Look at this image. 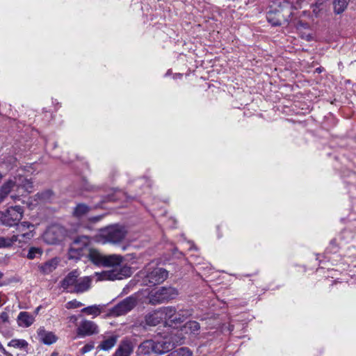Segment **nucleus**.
<instances>
[{
	"mask_svg": "<svg viewBox=\"0 0 356 356\" xmlns=\"http://www.w3.org/2000/svg\"><path fill=\"white\" fill-rule=\"evenodd\" d=\"M90 238L86 236L77 237L73 242L69 251L70 259H77L87 254L88 258L95 264H103L104 256L95 249L88 248Z\"/></svg>",
	"mask_w": 356,
	"mask_h": 356,
	"instance_id": "nucleus-1",
	"label": "nucleus"
},
{
	"mask_svg": "<svg viewBox=\"0 0 356 356\" xmlns=\"http://www.w3.org/2000/svg\"><path fill=\"white\" fill-rule=\"evenodd\" d=\"M182 333L177 331L176 333H165L155 337L154 340L156 354L163 355L183 343Z\"/></svg>",
	"mask_w": 356,
	"mask_h": 356,
	"instance_id": "nucleus-2",
	"label": "nucleus"
},
{
	"mask_svg": "<svg viewBox=\"0 0 356 356\" xmlns=\"http://www.w3.org/2000/svg\"><path fill=\"white\" fill-rule=\"evenodd\" d=\"M275 5L278 6L280 8L269 10L267 13L266 19L273 26H280L283 22L288 21V17L291 14V6L289 3L285 0H277Z\"/></svg>",
	"mask_w": 356,
	"mask_h": 356,
	"instance_id": "nucleus-3",
	"label": "nucleus"
},
{
	"mask_svg": "<svg viewBox=\"0 0 356 356\" xmlns=\"http://www.w3.org/2000/svg\"><path fill=\"white\" fill-rule=\"evenodd\" d=\"M123 261V257L118 254H111L104 256L103 260V266H113L115 268L113 270L107 272V276L109 280H122L124 276H128L130 269L128 267L120 268V270L118 271V268Z\"/></svg>",
	"mask_w": 356,
	"mask_h": 356,
	"instance_id": "nucleus-4",
	"label": "nucleus"
},
{
	"mask_svg": "<svg viewBox=\"0 0 356 356\" xmlns=\"http://www.w3.org/2000/svg\"><path fill=\"white\" fill-rule=\"evenodd\" d=\"M127 234V230L123 226L114 225L102 229L100 237L102 243L117 244L122 241Z\"/></svg>",
	"mask_w": 356,
	"mask_h": 356,
	"instance_id": "nucleus-5",
	"label": "nucleus"
},
{
	"mask_svg": "<svg viewBox=\"0 0 356 356\" xmlns=\"http://www.w3.org/2000/svg\"><path fill=\"white\" fill-rule=\"evenodd\" d=\"M178 295V291L173 287H161L152 291L148 296L149 302L152 305H157L175 299Z\"/></svg>",
	"mask_w": 356,
	"mask_h": 356,
	"instance_id": "nucleus-6",
	"label": "nucleus"
},
{
	"mask_svg": "<svg viewBox=\"0 0 356 356\" xmlns=\"http://www.w3.org/2000/svg\"><path fill=\"white\" fill-rule=\"evenodd\" d=\"M143 283L145 285L154 286L162 283L168 277V271L162 268L146 267L143 272Z\"/></svg>",
	"mask_w": 356,
	"mask_h": 356,
	"instance_id": "nucleus-7",
	"label": "nucleus"
},
{
	"mask_svg": "<svg viewBox=\"0 0 356 356\" xmlns=\"http://www.w3.org/2000/svg\"><path fill=\"white\" fill-rule=\"evenodd\" d=\"M23 213L24 209L22 207H10L2 213L1 222L8 227L15 226L22 220Z\"/></svg>",
	"mask_w": 356,
	"mask_h": 356,
	"instance_id": "nucleus-8",
	"label": "nucleus"
},
{
	"mask_svg": "<svg viewBox=\"0 0 356 356\" xmlns=\"http://www.w3.org/2000/svg\"><path fill=\"white\" fill-rule=\"evenodd\" d=\"M137 304V298L133 296H129L119 302L111 309L113 316H121L133 309Z\"/></svg>",
	"mask_w": 356,
	"mask_h": 356,
	"instance_id": "nucleus-9",
	"label": "nucleus"
},
{
	"mask_svg": "<svg viewBox=\"0 0 356 356\" xmlns=\"http://www.w3.org/2000/svg\"><path fill=\"white\" fill-rule=\"evenodd\" d=\"M13 182V189L16 188V191L20 195H24L25 193H30L33 191V182L23 176H18L14 177V179H10Z\"/></svg>",
	"mask_w": 356,
	"mask_h": 356,
	"instance_id": "nucleus-10",
	"label": "nucleus"
},
{
	"mask_svg": "<svg viewBox=\"0 0 356 356\" xmlns=\"http://www.w3.org/2000/svg\"><path fill=\"white\" fill-rule=\"evenodd\" d=\"M99 333L97 325L91 321H82L76 329V334L79 337H84Z\"/></svg>",
	"mask_w": 356,
	"mask_h": 356,
	"instance_id": "nucleus-11",
	"label": "nucleus"
},
{
	"mask_svg": "<svg viewBox=\"0 0 356 356\" xmlns=\"http://www.w3.org/2000/svg\"><path fill=\"white\" fill-rule=\"evenodd\" d=\"M17 234L15 236H19V239L17 241L19 243L26 242L27 240H30L33 236V233L32 230H29L30 228H33L34 225L29 222L24 221L21 223H17Z\"/></svg>",
	"mask_w": 356,
	"mask_h": 356,
	"instance_id": "nucleus-12",
	"label": "nucleus"
},
{
	"mask_svg": "<svg viewBox=\"0 0 356 356\" xmlns=\"http://www.w3.org/2000/svg\"><path fill=\"white\" fill-rule=\"evenodd\" d=\"M79 276L78 270L69 273L60 282V286L67 292L73 293Z\"/></svg>",
	"mask_w": 356,
	"mask_h": 356,
	"instance_id": "nucleus-13",
	"label": "nucleus"
},
{
	"mask_svg": "<svg viewBox=\"0 0 356 356\" xmlns=\"http://www.w3.org/2000/svg\"><path fill=\"white\" fill-rule=\"evenodd\" d=\"M38 340L45 345H51L58 340V337L54 332L45 330L44 327H40L37 330Z\"/></svg>",
	"mask_w": 356,
	"mask_h": 356,
	"instance_id": "nucleus-14",
	"label": "nucleus"
},
{
	"mask_svg": "<svg viewBox=\"0 0 356 356\" xmlns=\"http://www.w3.org/2000/svg\"><path fill=\"white\" fill-rule=\"evenodd\" d=\"M134 348L133 342L129 339H124L121 341L114 356H130L134 351Z\"/></svg>",
	"mask_w": 356,
	"mask_h": 356,
	"instance_id": "nucleus-15",
	"label": "nucleus"
},
{
	"mask_svg": "<svg viewBox=\"0 0 356 356\" xmlns=\"http://www.w3.org/2000/svg\"><path fill=\"white\" fill-rule=\"evenodd\" d=\"M162 321L165 320L166 325L172 326V320L175 318L176 308L175 307L168 306L159 308Z\"/></svg>",
	"mask_w": 356,
	"mask_h": 356,
	"instance_id": "nucleus-16",
	"label": "nucleus"
},
{
	"mask_svg": "<svg viewBox=\"0 0 356 356\" xmlns=\"http://www.w3.org/2000/svg\"><path fill=\"white\" fill-rule=\"evenodd\" d=\"M161 321L162 316L161 315L159 309L148 313L144 318L145 325L148 326H156Z\"/></svg>",
	"mask_w": 356,
	"mask_h": 356,
	"instance_id": "nucleus-17",
	"label": "nucleus"
},
{
	"mask_svg": "<svg viewBox=\"0 0 356 356\" xmlns=\"http://www.w3.org/2000/svg\"><path fill=\"white\" fill-rule=\"evenodd\" d=\"M59 259L56 257L53 258L38 266L39 270L44 275H48L52 273L57 268Z\"/></svg>",
	"mask_w": 356,
	"mask_h": 356,
	"instance_id": "nucleus-18",
	"label": "nucleus"
},
{
	"mask_svg": "<svg viewBox=\"0 0 356 356\" xmlns=\"http://www.w3.org/2000/svg\"><path fill=\"white\" fill-rule=\"evenodd\" d=\"M193 314L192 309H182L175 312V318L172 320V324L173 325H177L184 323L188 317Z\"/></svg>",
	"mask_w": 356,
	"mask_h": 356,
	"instance_id": "nucleus-19",
	"label": "nucleus"
},
{
	"mask_svg": "<svg viewBox=\"0 0 356 356\" xmlns=\"http://www.w3.org/2000/svg\"><path fill=\"white\" fill-rule=\"evenodd\" d=\"M154 342L153 339L145 340L140 344L137 353L138 355H149L152 353H156L154 348Z\"/></svg>",
	"mask_w": 356,
	"mask_h": 356,
	"instance_id": "nucleus-20",
	"label": "nucleus"
},
{
	"mask_svg": "<svg viewBox=\"0 0 356 356\" xmlns=\"http://www.w3.org/2000/svg\"><path fill=\"white\" fill-rule=\"evenodd\" d=\"M34 321L33 316L26 312H21L17 316V323L20 327H29Z\"/></svg>",
	"mask_w": 356,
	"mask_h": 356,
	"instance_id": "nucleus-21",
	"label": "nucleus"
},
{
	"mask_svg": "<svg viewBox=\"0 0 356 356\" xmlns=\"http://www.w3.org/2000/svg\"><path fill=\"white\" fill-rule=\"evenodd\" d=\"M90 284L91 279L88 277L79 278L73 293H81L88 291L90 287Z\"/></svg>",
	"mask_w": 356,
	"mask_h": 356,
	"instance_id": "nucleus-22",
	"label": "nucleus"
},
{
	"mask_svg": "<svg viewBox=\"0 0 356 356\" xmlns=\"http://www.w3.org/2000/svg\"><path fill=\"white\" fill-rule=\"evenodd\" d=\"M118 339V335H112L108 338L103 340L98 346V348L105 351L109 350L116 344Z\"/></svg>",
	"mask_w": 356,
	"mask_h": 356,
	"instance_id": "nucleus-23",
	"label": "nucleus"
},
{
	"mask_svg": "<svg viewBox=\"0 0 356 356\" xmlns=\"http://www.w3.org/2000/svg\"><path fill=\"white\" fill-rule=\"evenodd\" d=\"M13 189V182L11 180L6 181L0 188V204L8 198V195Z\"/></svg>",
	"mask_w": 356,
	"mask_h": 356,
	"instance_id": "nucleus-24",
	"label": "nucleus"
},
{
	"mask_svg": "<svg viewBox=\"0 0 356 356\" xmlns=\"http://www.w3.org/2000/svg\"><path fill=\"white\" fill-rule=\"evenodd\" d=\"M90 210V208L85 204H78L74 209V216L77 218H81L86 215Z\"/></svg>",
	"mask_w": 356,
	"mask_h": 356,
	"instance_id": "nucleus-25",
	"label": "nucleus"
},
{
	"mask_svg": "<svg viewBox=\"0 0 356 356\" xmlns=\"http://www.w3.org/2000/svg\"><path fill=\"white\" fill-rule=\"evenodd\" d=\"M28 342L22 339H14L8 343V346L13 347L15 348L25 350L28 348Z\"/></svg>",
	"mask_w": 356,
	"mask_h": 356,
	"instance_id": "nucleus-26",
	"label": "nucleus"
},
{
	"mask_svg": "<svg viewBox=\"0 0 356 356\" xmlns=\"http://www.w3.org/2000/svg\"><path fill=\"white\" fill-rule=\"evenodd\" d=\"M102 305H91L84 307L81 309V312L86 313L88 315H92L97 316L102 313Z\"/></svg>",
	"mask_w": 356,
	"mask_h": 356,
	"instance_id": "nucleus-27",
	"label": "nucleus"
},
{
	"mask_svg": "<svg viewBox=\"0 0 356 356\" xmlns=\"http://www.w3.org/2000/svg\"><path fill=\"white\" fill-rule=\"evenodd\" d=\"M43 253L42 249L40 248L31 247L26 255L27 259H34L35 258H40Z\"/></svg>",
	"mask_w": 356,
	"mask_h": 356,
	"instance_id": "nucleus-28",
	"label": "nucleus"
},
{
	"mask_svg": "<svg viewBox=\"0 0 356 356\" xmlns=\"http://www.w3.org/2000/svg\"><path fill=\"white\" fill-rule=\"evenodd\" d=\"M348 6V0H334V8L337 14H340L344 11Z\"/></svg>",
	"mask_w": 356,
	"mask_h": 356,
	"instance_id": "nucleus-29",
	"label": "nucleus"
},
{
	"mask_svg": "<svg viewBox=\"0 0 356 356\" xmlns=\"http://www.w3.org/2000/svg\"><path fill=\"white\" fill-rule=\"evenodd\" d=\"M18 239V236H13L11 238L0 237V248L10 246Z\"/></svg>",
	"mask_w": 356,
	"mask_h": 356,
	"instance_id": "nucleus-30",
	"label": "nucleus"
},
{
	"mask_svg": "<svg viewBox=\"0 0 356 356\" xmlns=\"http://www.w3.org/2000/svg\"><path fill=\"white\" fill-rule=\"evenodd\" d=\"M184 328L189 330L192 334H197L199 331L200 326L199 323L195 321H191L186 323Z\"/></svg>",
	"mask_w": 356,
	"mask_h": 356,
	"instance_id": "nucleus-31",
	"label": "nucleus"
},
{
	"mask_svg": "<svg viewBox=\"0 0 356 356\" xmlns=\"http://www.w3.org/2000/svg\"><path fill=\"white\" fill-rule=\"evenodd\" d=\"M172 352L175 356H192V352L188 348H181Z\"/></svg>",
	"mask_w": 356,
	"mask_h": 356,
	"instance_id": "nucleus-32",
	"label": "nucleus"
},
{
	"mask_svg": "<svg viewBox=\"0 0 356 356\" xmlns=\"http://www.w3.org/2000/svg\"><path fill=\"white\" fill-rule=\"evenodd\" d=\"M94 343H89L86 344L81 349V353L82 355H84L90 351H91L94 348Z\"/></svg>",
	"mask_w": 356,
	"mask_h": 356,
	"instance_id": "nucleus-33",
	"label": "nucleus"
},
{
	"mask_svg": "<svg viewBox=\"0 0 356 356\" xmlns=\"http://www.w3.org/2000/svg\"><path fill=\"white\" fill-rule=\"evenodd\" d=\"M67 305H69L67 307V308H78L83 305V304L81 302L75 300L69 302L67 303Z\"/></svg>",
	"mask_w": 356,
	"mask_h": 356,
	"instance_id": "nucleus-34",
	"label": "nucleus"
},
{
	"mask_svg": "<svg viewBox=\"0 0 356 356\" xmlns=\"http://www.w3.org/2000/svg\"><path fill=\"white\" fill-rule=\"evenodd\" d=\"M296 27L298 29H307L309 28V24L307 23H304L302 22H298L296 24Z\"/></svg>",
	"mask_w": 356,
	"mask_h": 356,
	"instance_id": "nucleus-35",
	"label": "nucleus"
},
{
	"mask_svg": "<svg viewBox=\"0 0 356 356\" xmlns=\"http://www.w3.org/2000/svg\"><path fill=\"white\" fill-rule=\"evenodd\" d=\"M102 216H97L90 218V220L92 222H96L99 221L102 219Z\"/></svg>",
	"mask_w": 356,
	"mask_h": 356,
	"instance_id": "nucleus-36",
	"label": "nucleus"
},
{
	"mask_svg": "<svg viewBox=\"0 0 356 356\" xmlns=\"http://www.w3.org/2000/svg\"><path fill=\"white\" fill-rule=\"evenodd\" d=\"M0 318L3 322L7 321L8 318L7 313H6V312L1 313L0 315Z\"/></svg>",
	"mask_w": 356,
	"mask_h": 356,
	"instance_id": "nucleus-37",
	"label": "nucleus"
},
{
	"mask_svg": "<svg viewBox=\"0 0 356 356\" xmlns=\"http://www.w3.org/2000/svg\"><path fill=\"white\" fill-rule=\"evenodd\" d=\"M95 186H92V185H90V184H86L85 189H86V191H95Z\"/></svg>",
	"mask_w": 356,
	"mask_h": 356,
	"instance_id": "nucleus-38",
	"label": "nucleus"
},
{
	"mask_svg": "<svg viewBox=\"0 0 356 356\" xmlns=\"http://www.w3.org/2000/svg\"><path fill=\"white\" fill-rule=\"evenodd\" d=\"M77 320H78V317L76 316L73 315L70 317V321L73 323H75Z\"/></svg>",
	"mask_w": 356,
	"mask_h": 356,
	"instance_id": "nucleus-39",
	"label": "nucleus"
},
{
	"mask_svg": "<svg viewBox=\"0 0 356 356\" xmlns=\"http://www.w3.org/2000/svg\"><path fill=\"white\" fill-rule=\"evenodd\" d=\"M312 36L311 35L308 34L306 35L307 40L309 41L312 40Z\"/></svg>",
	"mask_w": 356,
	"mask_h": 356,
	"instance_id": "nucleus-40",
	"label": "nucleus"
},
{
	"mask_svg": "<svg viewBox=\"0 0 356 356\" xmlns=\"http://www.w3.org/2000/svg\"><path fill=\"white\" fill-rule=\"evenodd\" d=\"M233 329H234L233 325H230V326H229V330L230 331H232V330H233Z\"/></svg>",
	"mask_w": 356,
	"mask_h": 356,
	"instance_id": "nucleus-41",
	"label": "nucleus"
},
{
	"mask_svg": "<svg viewBox=\"0 0 356 356\" xmlns=\"http://www.w3.org/2000/svg\"><path fill=\"white\" fill-rule=\"evenodd\" d=\"M166 356H175L173 352H171L170 354H168Z\"/></svg>",
	"mask_w": 356,
	"mask_h": 356,
	"instance_id": "nucleus-42",
	"label": "nucleus"
},
{
	"mask_svg": "<svg viewBox=\"0 0 356 356\" xmlns=\"http://www.w3.org/2000/svg\"><path fill=\"white\" fill-rule=\"evenodd\" d=\"M3 303H2V298H1V296L0 295V305H3Z\"/></svg>",
	"mask_w": 356,
	"mask_h": 356,
	"instance_id": "nucleus-43",
	"label": "nucleus"
},
{
	"mask_svg": "<svg viewBox=\"0 0 356 356\" xmlns=\"http://www.w3.org/2000/svg\"><path fill=\"white\" fill-rule=\"evenodd\" d=\"M58 354L56 353H53L51 356H57Z\"/></svg>",
	"mask_w": 356,
	"mask_h": 356,
	"instance_id": "nucleus-44",
	"label": "nucleus"
},
{
	"mask_svg": "<svg viewBox=\"0 0 356 356\" xmlns=\"http://www.w3.org/2000/svg\"><path fill=\"white\" fill-rule=\"evenodd\" d=\"M302 1H303V0H297V2H298V3H300V2H302Z\"/></svg>",
	"mask_w": 356,
	"mask_h": 356,
	"instance_id": "nucleus-45",
	"label": "nucleus"
},
{
	"mask_svg": "<svg viewBox=\"0 0 356 356\" xmlns=\"http://www.w3.org/2000/svg\"><path fill=\"white\" fill-rule=\"evenodd\" d=\"M2 178V175L0 173V180Z\"/></svg>",
	"mask_w": 356,
	"mask_h": 356,
	"instance_id": "nucleus-46",
	"label": "nucleus"
},
{
	"mask_svg": "<svg viewBox=\"0 0 356 356\" xmlns=\"http://www.w3.org/2000/svg\"><path fill=\"white\" fill-rule=\"evenodd\" d=\"M49 234V232H48L47 233H46V236H47Z\"/></svg>",
	"mask_w": 356,
	"mask_h": 356,
	"instance_id": "nucleus-47",
	"label": "nucleus"
}]
</instances>
